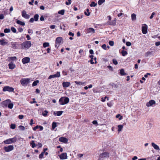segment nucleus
<instances>
[{
    "instance_id": "obj_40",
    "label": "nucleus",
    "mask_w": 160,
    "mask_h": 160,
    "mask_svg": "<svg viewBox=\"0 0 160 160\" xmlns=\"http://www.w3.org/2000/svg\"><path fill=\"white\" fill-rule=\"evenodd\" d=\"M30 144L32 145V148H34L36 146V144L34 141H32V142L30 143Z\"/></svg>"
},
{
    "instance_id": "obj_28",
    "label": "nucleus",
    "mask_w": 160,
    "mask_h": 160,
    "mask_svg": "<svg viewBox=\"0 0 160 160\" xmlns=\"http://www.w3.org/2000/svg\"><path fill=\"white\" fill-rule=\"evenodd\" d=\"M123 128V126L122 125H119L118 126V131L119 132L122 130Z\"/></svg>"
},
{
    "instance_id": "obj_19",
    "label": "nucleus",
    "mask_w": 160,
    "mask_h": 160,
    "mask_svg": "<svg viewBox=\"0 0 160 160\" xmlns=\"http://www.w3.org/2000/svg\"><path fill=\"white\" fill-rule=\"evenodd\" d=\"M9 68L11 69H13L15 68V65L13 64L12 62H10L8 64Z\"/></svg>"
},
{
    "instance_id": "obj_9",
    "label": "nucleus",
    "mask_w": 160,
    "mask_h": 160,
    "mask_svg": "<svg viewBox=\"0 0 160 160\" xmlns=\"http://www.w3.org/2000/svg\"><path fill=\"white\" fill-rule=\"evenodd\" d=\"M60 76V73L59 72H57V73L55 74L49 76L48 78L51 79L54 78H59Z\"/></svg>"
},
{
    "instance_id": "obj_49",
    "label": "nucleus",
    "mask_w": 160,
    "mask_h": 160,
    "mask_svg": "<svg viewBox=\"0 0 160 160\" xmlns=\"http://www.w3.org/2000/svg\"><path fill=\"white\" fill-rule=\"evenodd\" d=\"M18 128L21 130H25V127L23 126H19Z\"/></svg>"
},
{
    "instance_id": "obj_6",
    "label": "nucleus",
    "mask_w": 160,
    "mask_h": 160,
    "mask_svg": "<svg viewBox=\"0 0 160 160\" xmlns=\"http://www.w3.org/2000/svg\"><path fill=\"white\" fill-rule=\"evenodd\" d=\"M14 149V147L13 145H9L8 147H4V149L5 152H8Z\"/></svg>"
},
{
    "instance_id": "obj_12",
    "label": "nucleus",
    "mask_w": 160,
    "mask_h": 160,
    "mask_svg": "<svg viewBox=\"0 0 160 160\" xmlns=\"http://www.w3.org/2000/svg\"><path fill=\"white\" fill-rule=\"evenodd\" d=\"M156 103V102L153 100H150L147 103L146 106L148 107H149L152 106Z\"/></svg>"
},
{
    "instance_id": "obj_14",
    "label": "nucleus",
    "mask_w": 160,
    "mask_h": 160,
    "mask_svg": "<svg viewBox=\"0 0 160 160\" xmlns=\"http://www.w3.org/2000/svg\"><path fill=\"white\" fill-rule=\"evenodd\" d=\"M11 47L14 49H17L18 48L19 44L17 42H12L11 43Z\"/></svg>"
},
{
    "instance_id": "obj_54",
    "label": "nucleus",
    "mask_w": 160,
    "mask_h": 160,
    "mask_svg": "<svg viewBox=\"0 0 160 160\" xmlns=\"http://www.w3.org/2000/svg\"><path fill=\"white\" fill-rule=\"evenodd\" d=\"M71 0H68V2H66L65 3L67 5H70L71 4Z\"/></svg>"
},
{
    "instance_id": "obj_59",
    "label": "nucleus",
    "mask_w": 160,
    "mask_h": 160,
    "mask_svg": "<svg viewBox=\"0 0 160 160\" xmlns=\"http://www.w3.org/2000/svg\"><path fill=\"white\" fill-rule=\"evenodd\" d=\"M23 115H19L18 118L20 119H22L23 118Z\"/></svg>"
},
{
    "instance_id": "obj_45",
    "label": "nucleus",
    "mask_w": 160,
    "mask_h": 160,
    "mask_svg": "<svg viewBox=\"0 0 160 160\" xmlns=\"http://www.w3.org/2000/svg\"><path fill=\"white\" fill-rule=\"evenodd\" d=\"M48 112L47 110L44 111L42 113V115L44 116H46L47 115Z\"/></svg>"
},
{
    "instance_id": "obj_53",
    "label": "nucleus",
    "mask_w": 160,
    "mask_h": 160,
    "mask_svg": "<svg viewBox=\"0 0 160 160\" xmlns=\"http://www.w3.org/2000/svg\"><path fill=\"white\" fill-rule=\"evenodd\" d=\"M102 48H103V49H104L105 50L107 49L106 46L105 44H104L102 45Z\"/></svg>"
},
{
    "instance_id": "obj_46",
    "label": "nucleus",
    "mask_w": 160,
    "mask_h": 160,
    "mask_svg": "<svg viewBox=\"0 0 160 160\" xmlns=\"http://www.w3.org/2000/svg\"><path fill=\"white\" fill-rule=\"evenodd\" d=\"M112 62L115 65H117L118 64L117 61L115 59H113L112 60Z\"/></svg>"
},
{
    "instance_id": "obj_52",
    "label": "nucleus",
    "mask_w": 160,
    "mask_h": 160,
    "mask_svg": "<svg viewBox=\"0 0 160 160\" xmlns=\"http://www.w3.org/2000/svg\"><path fill=\"white\" fill-rule=\"evenodd\" d=\"M155 14V13L154 12H153L152 14V15H151L150 17V19H151L152 18H153V16Z\"/></svg>"
},
{
    "instance_id": "obj_17",
    "label": "nucleus",
    "mask_w": 160,
    "mask_h": 160,
    "mask_svg": "<svg viewBox=\"0 0 160 160\" xmlns=\"http://www.w3.org/2000/svg\"><path fill=\"white\" fill-rule=\"evenodd\" d=\"M59 140L61 142L65 143L67 142L68 141V140L67 138L63 137L60 138H59Z\"/></svg>"
},
{
    "instance_id": "obj_42",
    "label": "nucleus",
    "mask_w": 160,
    "mask_h": 160,
    "mask_svg": "<svg viewBox=\"0 0 160 160\" xmlns=\"http://www.w3.org/2000/svg\"><path fill=\"white\" fill-rule=\"evenodd\" d=\"M45 153L44 152H42V153L39 155V158L40 159L42 158L43 157V156Z\"/></svg>"
},
{
    "instance_id": "obj_21",
    "label": "nucleus",
    "mask_w": 160,
    "mask_h": 160,
    "mask_svg": "<svg viewBox=\"0 0 160 160\" xmlns=\"http://www.w3.org/2000/svg\"><path fill=\"white\" fill-rule=\"evenodd\" d=\"M0 44L2 46H4L7 44L8 42L5 41V39H1L0 40Z\"/></svg>"
},
{
    "instance_id": "obj_43",
    "label": "nucleus",
    "mask_w": 160,
    "mask_h": 160,
    "mask_svg": "<svg viewBox=\"0 0 160 160\" xmlns=\"http://www.w3.org/2000/svg\"><path fill=\"white\" fill-rule=\"evenodd\" d=\"M10 128L12 129H14L16 128V125L14 124H11L10 125Z\"/></svg>"
},
{
    "instance_id": "obj_22",
    "label": "nucleus",
    "mask_w": 160,
    "mask_h": 160,
    "mask_svg": "<svg viewBox=\"0 0 160 160\" xmlns=\"http://www.w3.org/2000/svg\"><path fill=\"white\" fill-rule=\"evenodd\" d=\"M62 40V38L60 37H58L56 40V42L60 44Z\"/></svg>"
},
{
    "instance_id": "obj_2",
    "label": "nucleus",
    "mask_w": 160,
    "mask_h": 160,
    "mask_svg": "<svg viewBox=\"0 0 160 160\" xmlns=\"http://www.w3.org/2000/svg\"><path fill=\"white\" fill-rule=\"evenodd\" d=\"M69 101V98L66 97L61 98L59 100L60 104L61 105H64L68 103Z\"/></svg>"
},
{
    "instance_id": "obj_7",
    "label": "nucleus",
    "mask_w": 160,
    "mask_h": 160,
    "mask_svg": "<svg viewBox=\"0 0 160 160\" xmlns=\"http://www.w3.org/2000/svg\"><path fill=\"white\" fill-rule=\"evenodd\" d=\"M99 156L100 158H108L109 157V154L108 152H105L101 153Z\"/></svg>"
},
{
    "instance_id": "obj_36",
    "label": "nucleus",
    "mask_w": 160,
    "mask_h": 160,
    "mask_svg": "<svg viewBox=\"0 0 160 160\" xmlns=\"http://www.w3.org/2000/svg\"><path fill=\"white\" fill-rule=\"evenodd\" d=\"M43 45L44 47L46 48L48 47L49 45V44L48 42H46L43 43Z\"/></svg>"
},
{
    "instance_id": "obj_56",
    "label": "nucleus",
    "mask_w": 160,
    "mask_h": 160,
    "mask_svg": "<svg viewBox=\"0 0 160 160\" xmlns=\"http://www.w3.org/2000/svg\"><path fill=\"white\" fill-rule=\"evenodd\" d=\"M126 45L128 46H130L131 45V43L129 42H127L126 43Z\"/></svg>"
},
{
    "instance_id": "obj_63",
    "label": "nucleus",
    "mask_w": 160,
    "mask_h": 160,
    "mask_svg": "<svg viewBox=\"0 0 160 160\" xmlns=\"http://www.w3.org/2000/svg\"><path fill=\"white\" fill-rule=\"evenodd\" d=\"M38 128H39L38 126L37 125L33 128V130L34 131H35L37 129H38Z\"/></svg>"
},
{
    "instance_id": "obj_16",
    "label": "nucleus",
    "mask_w": 160,
    "mask_h": 160,
    "mask_svg": "<svg viewBox=\"0 0 160 160\" xmlns=\"http://www.w3.org/2000/svg\"><path fill=\"white\" fill-rule=\"evenodd\" d=\"M142 32L143 34H146L147 32V26H142Z\"/></svg>"
},
{
    "instance_id": "obj_55",
    "label": "nucleus",
    "mask_w": 160,
    "mask_h": 160,
    "mask_svg": "<svg viewBox=\"0 0 160 160\" xmlns=\"http://www.w3.org/2000/svg\"><path fill=\"white\" fill-rule=\"evenodd\" d=\"M18 30L19 32H22L23 31V29L22 28L19 27L18 29Z\"/></svg>"
},
{
    "instance_id": "obj_64",
    "label": "nucleus",
    "mask_w": 160,
    "mask_h": 160,
    "mask_svg": "<svg viewBox=\"0 0 160 160\" xmlns=\"http://www.w3.org/2000/svg\"><path fill=\"white\" fill-rule=\"evenodd\" d=\"M155 45L156 46H158L160 45V42L159 41V42H156Z\"/></svg>"
},
{
    "instance_id": "obj_11",
    "label": "nucleus",
    "mask_w": 160,
    "mask_h": 160,
    "mask_svg": "<svg viewBox=\"0 0 160 160\" xmlns=\"http://www.w3.org/2000/svg\"><path fill=\"white\" fill-rule=\"evenodd\" d=\"M22 16L23 17L26 19H28L30 18V15L27 14L26 12L24 10L22 11Z\"/></svg>"
},
{
    "instance_id": "obj_51",
    "label": "nucleus",
    "mask_w": 160,
    "mask_h": 160,
    "mask_svg": "<svg viewBox=\"0 0 160 160\" xmlns=\"http://www.w3.org/2000/svg\"><path fill=\"white\" fill-rule=\"evenodd\" d=\"M9 58L11 59V60H14L16 59V57H10Z\"/></svg>"
},
{
    "instance_id": "obj_10",
    "label": "nucleus",
    "mask_w": 160,
    "mask_h": 160,
    "mask_svg": "<svg viewBox=\"0 0 160 160\" xmlns=\"http://www.w3.org/2000/svg\"><path fill=\"white\" fill-rule=\"evenodd\" d=\"M86 32L87 33L92 35L95 32V30L92 28H89L87 29Z\"/></svg>"
},
{
    "instance_id": "obj_31",
    "label": "nucleus",
    "mask_w": 160,
    "mask_h": 160,
    "mask_svg": "<svg viewBox=\"0 0 160 160\" xmlns=\"http://www.w3.org/2000/svg\"><path fill=\"white\" fill-rule=\"evenodd\" d=\"M65 12V10L64 9L60 10L58 12V13L62 15H63L64 14Z\"/></svg>"
},
{
    "instance_id": "obj_26",
    "label": "nucleus",
    "mask_w": 160,
    "mask_h": 160,
    "mask_svg": "<svg viewBox=\"0 0 160 160\" xmlns=\"http://www.w3.org/2000/svg\"><path fill=\"white\" fill-rule=\"evenodd\" d=\"M120 73L121 75H127V74L124 72V70L122 69L120 70Z\"/></svg>"
},
{
    "instance_id": "obj_32",
    "label": "nucleus",
    "mask_w": 160,
    "mask_h": 160,
    "mask_svg": "<svg viewBox=\"0 0 160 160\" xmlns=\"http://www.w3.org/2000/svg\"><path fill=\"white\" fill-rule=\"evenodd\" d=\"M13 106V104L12 103H9V104H8V107L12 109Z\"/></svg>"
},
{
    "instance_id": "obj_33",
    "label": "nucleus",
    "mask_w": 160,
    "mask_h": 160,
    "mask_svg": "<svg viewBox=\"0 0 160 160\" xmlns=\"http://www.w3.org/2000/svg\"><path fill=\"white\" fill-rule=\"evenodd\" d=\"M39 83V81L38 80H36L34 81L32 84V86H36L38 83Z\"/></svg>"
},
{
    "instance_id": "obj_35",
    "label": "nucleus",
    "mask_w": 160,
    "mask_h": 160,
    "mask_svg": "<svg viewBox=\"0 0 160 160\" xmlns=\"http://www.w3.org/2000/svg\"><path fill=\"white\" fill-rule=\"evenodd\" d=\"M122 55L123 56H124L128 54L127 52L124 50H122L121 52Z\"/></svg>"
},
{
    "instance_id": "obj_15",
    "label": "nucleus",
    "mask_w": 160,
    "mask_h": 160,
    "mask_svg": "<svg viewBox=\"0 0 160 160\" xmlns=\"http://www.w3.org/2000/svg\"><path fill=\"white\" fill-rule=\"evenodd\" d=\"M30 58L29 57H26L22 59V62L23 64H25L29 62L30 61Z\"/></svg>"
},
{
    "instance_id": "obj_23",
    "label": "nucleus",
    "mask_w": 160,
    "mask_h": 160,
    "mask_svg": "<svg viewBox=\"0 0 160 160\" xmlns=\"http://www.w3.org/2000/svg\"><path fill=\"white\" fill-rule=\"evenodd\" d=\"M108 23L110 25L114 26L116 24V21L115 20H114L108 22Z\"/></svg>"
},
{
    "instance_id": "obj_62",
    "label": "nucleus",
    "mask_w": 160,
    "mask_h": 160,
    "mask_svg": "<svg viewBox=\"0 0 160 160\" xmlns=\"http://www.w3.org/2000/svg\"><path fill=\"white\" fill-rule=\"evenodd\" d=\"M151 75V73H147L146 74L144 75V77L145 78H147L148 75Z\"/></svg>"
},
{
    "instance_id": "obj_44",
    "label": "nucleus",
    "mask_w": 160,
    "mask_h": 160,
    "mask_svg": "<svg viewBox=\"0 0 160 160\" xmlns=\"http://www.w3.org/2000/svg\"><path fill=\"white\" fill-rule=\"evenodd\" d=\"M11 30L14 33H16V32H17L16 29L14 27H12L11 28Z\"/></svg>"
},
{
    "instance_id": "obj_39",
    "label": "nucleus",
    "mask_w": 160,
    "mask_h": 160,
    "mask_svg": "<svg viewBox=\"0 0 160 160\" xmlns=\"http://www.w3.org/2000/svg\"><path fill=\"white\" fill-rule=\"evenodd\" d=\"M4 32L5 33H9L10 32V30L9 28H5L4 29Z\"/></svg>"
},
{
    "instance_id": "obj_48",
    "label": "nucleus",
    "mask_w": 160,
    "mask_h": 160,
    "mask_svg": "<svg viewBox=\"0 0 160 160\" xmlns=\"http://www.w3.org/2000/svg\"><path fill=\"white\" fill-rule=\"evenodd\" d=\"M119 117H120L119 118V120H121L122 119V116H121L120 115V114H118L116 116V117L117 118H118Z\"/></svg>"
},
{
    "instance_id": "obj_13",
    "label": "nucleus",
    "mask_w": 160,
    "mask_h": 160,
    "mask_svg": "<svg viewBox=\"0 0 160 160\" xmlns=\"http://www.w3.org/2000/svg\"><path fill=\"white\" fill-rule=\"evenodd\" d=\"M60 158L62 160L67 159L68 158L67 154L66 152L62 153L59 155Z\"/></svg>"
},
{
    "instance_id": "obj_57",
    "label": "nucleus",
    "mask_w": 160,
    "mask_h": 160,
    "mask_svg": "<svg viewBox=\"0 0 160 160\" xmlns=\"http://www.w3.org/2000/svg\"><path fill=\"white\" fill-rule=\"evenodd\" d=\"M107 104L108 106L110 107H111L112 106V104L111 102L108 103Z\"/></svg>"
},
{
    "instance_id": "obj_25",
    "label": "nucleus",
    "mask_w": 160,
    "mask_h": 160,
    "mask_svg": "<svg viewBox=\"0 0 160 160\" xmlns=\"http://www.w3.org/2000/svg\"><path fill=\"white\" fill-rule=\"evenodd\" d=\"M131 18L132 20V21L135 20L136 19V15L134 13H132L131 15Z\"/></svg>"
},
{
    "instance_id": "obj_34",
    "label": "nucleus",
    "mask_w": 160,
    "mask_h": 160,
    "mask_svg": "<svg viewBox=\"0 0 160 160\" xmlns=\"http://www.w3.org/2000/svg\"><path fill=\"white\" fill-rule=\"evenodd\" d=\"M105 0H99L98 2V4L99 5H101L104 2Z\"/></svg>"
},
{
    "instance_id": "obj_8",
    "label": "nucleus",
    "mask_w": 160,
    "mask_h": 160,
    "mask_svg": "<svg viewBox=\"0 0 160 160\" xmlns=\"http://www.w3.org/2000/svg\"><path fill=\"white\" fill-rule=\"evenodd\" d=\"M11 102V101L9 99H8L4 101L2 103V105L3 107H6L8 106L9 103Z\"/></svg>"
},
{
    "instance_id": "obj_29",
    "label": "nucleus",
    "mask_w": 160,
    "mask_h": 160,
    "mask_svg": "<svg viewBox=\"0 0 160 160\" xmlns=\"http://www.w3.org/2000/svg\"><path fill=\"white\" fill-rule=\"evenodd\" d=\"M39 15L38 14H35L34 16V19L35 21H37L38 20Z\"/></svg>"
},
{
    "instance_id": "obj_41",
    "label": "nucleus",
    "mask_w": 160,
    "mask_h": 160,
    "mask_svg": "<svg viewBox=\"0 0 160 160\" xmlns=\"http://www.w3.org/2000/svg\"><path fill=\"white\" fill-rule=\"evenodd\" d=\"M62 112H63L61 111H58L56 113L57 115L58 116H60L62 114Z\"/></svg>"
},
{
    "instance_id": "obj_37",
    "label": "nucleus",
    "mask_w": 160,
    "mask_h": 160,
    "mask_svg": "<svg viewBox=\"0 0 160 160\" xmlns=\"http://www.w3.org/2000/svg\"><path fill=\"white\" fill-rule=\"evenodd\" d=\"M152 54V52L150 51H148L146 53H145V55L146 57H148L149 55H151Z\"/></svg>"
},
{
    "instance_id": "obj_47",
    "label": "nucleus",
    "mask_w": 160,
    "mask_h": 160,
    "mask_svg": "<svg viewBox=\"0 0 160 160\" xmlns=\"http://www.w3.org/2000/svg\"><path fill=\"white\" fill-rule=\"evenodd\" d=\"M106 98H107V100H108L109 99H108V97H107V96H105L104 98H102V102H104L105 101V99Z\"/></svg>"
},
{
    "instance_id": "obj_58",
    "label": "nucleus",
    "mask_w": 160,
    "mask_h": 160,
    "mask_svg": "<svg viewBox=\"0 0 160 160\" xmlns=\"http://www.w3.org/2000/svg\"><path fill=\"white\" fill-rule=\"evenodd\" d=\"M28 32L29 33L31 34L33 33L32 31V30L29 29L28 30Z\"/></svg>"
},
{
    "instance_id": "obj_60",
    "label": "nucleus",
    "mask_w": 160,
    "mask_h": 160,
    "mask_svg": "<svg viewBox=\"0 0 160 160\" xmlns=\"http://www.w3.org/2000/svg\"><path fill=\"white\" fill-rule=\"evenodd\" d=\"M4 18V16L2 14H0V19H2Z\"/></svg>"
},
{
    "instance_id": "obj_4",
    "label": "nucleus",
    "mask_w": 160,
    "mask_h": 160,
    "mask_svg": "<svg viewBox=\"0 0 160 160\" xmlns=\"http://www.w3.org/2000/svg\"><path fill=\"white\" fill-rule=\"evenodd\" d=\"M17 139V138L15 137L12 138L7 139L4 141L3 142L5 144H10L16 142Z\"/></svg>"
},
{
    "instance_id": "obj_18",
    "label": "nucleus",
    "mask_w": 160,
    "mask_h": 160,
    "mask_svg": "<svg viewBox=\"0 0 160 160\" xmlns=\"http://www.w3.org/2000/svg\"><path fill=\"white\" fill-rule=\"evenodd\" d=\"M70 85L69 82H63L62 83V86L63 88H67L69 87Z\"/></svg>"
},
{
    "instance_id": "obj_30",
    "label": "nucleus",
    "mask_w": 160,
    "mask_h": 160,
    "mask_svg": "<svg viewBox=\"0 0 160 160\" xmlns=\"http://www.w3.org/2000/svg\"><path fill=\"white\" fill-rule=\"evenodd\" d=\"M57 126V123L55 122H53L52 124V128L54 129Z\"/></svg>"
},
{
    "instance_id": "obj_1",
    "label": "nucleus",
    "mask_w": 160,
    "mask_h": 160,
    "mask_svg": "<svg viewBox=\"0 0 160 160\" xmlns=\"http://www.w3.org/2000/svg\"><path fill=\"white\" fill-rule=\"evenodd\" d=\"M31 46V42L29 41H25L21 44L22 48V49H28Z\"/></svg>"
},
{
    "instance_id": "obj_61",
    "label": "nucleus",
    "mask_w": 160,
    "mask_h": 160,
    "mask_svg": "<svg viewBox=\"0 0 160 160\" xmlns=\"http://www.w3.org/2000/svg\"><path fill=\"white\" fill-rule=\"evenodd\" d=\"M37 146H38V148H41L42 147V145L41 143L38 142L37 145Z\"/></svg>"
},
{
    "instance_id": "obj_27",
    "label": "nucleus",
    "mask_w": 160,
    "mask_h": 160,
    "mask_svg": "<svg viewBox=\"0 0 160 160\" xmlns=\"http://www.w3.org/2000/svg\"><path fill=\"white\" fill-rule=\"evenodd\" d=\"M85 14L87 16H89L90 15V12H89V9L87 8L86 9V11L84 12Z\"/></svg>"
},
{
    "instance_id": "obj_38",
    "label": "nucleus",
    "mask_w": 160,
    "mask_h": 160,
    "mask_svg": "<svg viewBox=\"0 0 160 160\" xmlns=\"http://www.w3.org/2000/svg\"><path fill=\"white\" fill-rule=\"evenodd\" d=\"M97 5V4L95 3L94 2H91V4H90V6L91 7H95Z\"/></svg>"
},
{
    "instance_id": "obj_5",
    "label": "nucleus",
    "mask_w": 160,
    "mask_h": 160,
    "mask_svg": "<svg viewBox=\"0 0 160 160\" xmlns=\"http://www.w3.org/2000/svg\"><path fill=\"white\" fill-rule=\"evenodd\" d=\"M14 90V88L8 86L4 87L2 89V91L3 92L8 91L9 92H13Z\"/></svg>"
},
{
    "instance_id": "obj_50",
    "label": "nucleus",
    "mask_w": 160,
    "mask_h": 160,
    "mask_svg": "<svg viewBox=\"0 0 160 160\" xmlns=\"http://www.w3.org/2000/svg\"><path fill=\"white\" fill-rule=\"evenodd\" d=\"M114 42L113 41H109V44L111 46H113L114 45Z\"/></svg>"
},
{
    "instance_id": "obj_20",
    "label": "nucleus",
    "mask_w": 160,
    "mask_h": 160,
    "mask_svg": "<svg viewBox=\"0 0 160 160\" xmlns=\"http://www.w3.org/2000/svg\"><path fill=\"white\" fill-rule=\"evenodd\" d=\"M152 146L156 150H159L160 148L154 142H152L151 143Z\"/></svg>"
},
{
    "instance_id": "obj_3",
    "label": "nucleus",
    "mask_w": 160,
    "mask_h": 160,
    "mask_svg": "<svg viewBox=\"0 0 160 160\" xmlns=\"http://www.w3.org/2000/svg\"><path fill=\"white\" fill-rule=\"evenodd\" d=\"M30 79L29 78H23L20 80V83L23 86H26L30 82Z\"/></svg>"
},
{
    "instance_id": "obj_24",
    "label": "nucleus",
    "mask_w": 160,
    "mask_h": 160,
    "mask_svg": "<svg viewBox=\"0 0 160 160\" xmlns=\"http://www.w3.org/2000/svg\"><path fill=\"white\" fill-rule=\"evenodd\" d=\"M16 22L17 24L20 25L22 26H24L25 25V23L24 22L20 21L19 20H18L16 21Z\"/></svg>"
}]
</instances>
